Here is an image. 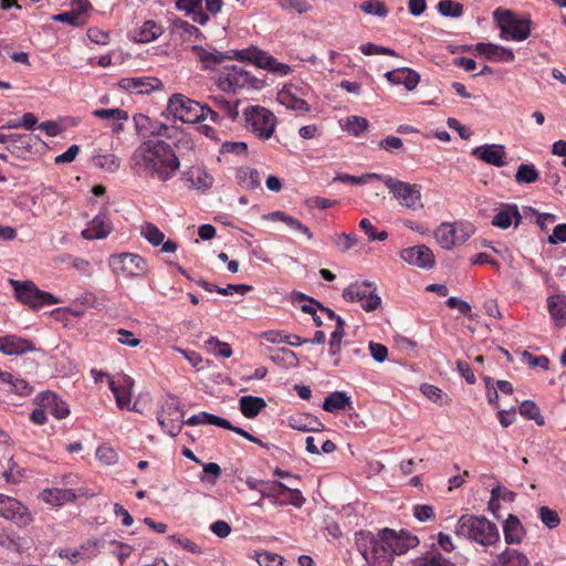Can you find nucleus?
<instances>
[{"label":"nucleus","mask_w":566,"mask_h":566,"mask_svg":"<svg viewBox=\"0 0 566 566\" xmlns=\"http://www.w3.org/2000/svg\"><path fill=\"white\" fill-rule=\"evenodd\" d=\"M140 234L154 247L161 244L165 239L164 232L150 222H145L140 227Z\"/></svg>","instance_id":"38"},{"label":"nucleus","mask_w":566,"mask_h":566,"mask_svg":"<svg viewBox=\"0 0 566 566\" xmlns=\"http://www.w3.org/2000/svg\"><path fill=\"white\" fill-rule=\"evenodd\" d=\"M0 516L11 520L20 526L32 521L28 509L18 500L0 493Z\"/></svg>","instance_id":"15"},{"label":"nucleus","mask_w":566,"mask_h":566,"mask_svg":"<svg viewBox=\"0 0 566 566\" xmlns=\"http://www.w3.org/2000/svg\"><path fill=\"white\" fill-rule=\"evenodd\" d=\"M261 493L266 494L268 500L272 504H291L293 506L301 507L305 502V499L297 489L287 488L282 482L262 484Z\"/></svg>","instance_id":"11"},{"label":"nucleus","mask_w":566,"mask_h":566,"mask_svg":"<svg viewBox=\"0 0 566 566\" xmlns=\"http://www.w3.org/2000/svg\"><path fill=\"white\" fill-rule=\"evenodd\" d=\"M382 177H384V175H379V174H366L363 176H352V175L344 174V175L337 176L335 178V180H339L342 182H350L354 185H363V184H366L370 179L382 180Z\"/></svg>","instance_id":"52"},{"label":"nucleus","mask_w":566,"mask_h":566,"mask_svg":"<svg viewBox=\"0 0 566 566\" xmlns=\"http://www.w3.org/2000/svg\"><path fill=\"white\" fill-rule=\"evenodd\" d=\"M541 521L551 530L556 528L560 524V518L555 510L542 506L538 511Z\"/></svg>","instance_id":"51"},{"label":"nucleus","mask_w":566,"mask_h":566,"mask_svg":"<svg viewBox=\"0 0 566 566\" xmlns=\"http://www.w3.org/2000/svg\"><path fill=\"white\" fill-rule=\"evenodd\" d=\"M289 426L297 431H319L324 427L321 420L311 413H297L287 418Z\"/></svg>","instance_id":"26"},{"label":"nucleus","mask_w":566,"mask_h":566,"mask_svg":"<svg viewBox=\"0 0 566 566\" xmlns=\"http://www.w3.org/2000/svg\"><path fill=\"white\" fill-rule=\"evenodd\" d=\"M174 29L180 31V35L184 39H190L191 36L199 39L202 35L201 31L197 27L181 19H176L174 21Z\"/></svg>","instance_id":"48"},{"label":"nucleus","mask_w":566,"mask_h":566,"mask_svg":"<svg viewBox=\"0 0 566 566\" xmlns=\"http://www.w3.org/2000/svg\"><path fill=\"white\" fill-rule=\"evenodd\" d=\"M192 51L197 54L205 70H214L219 64L234 59L239 60L241 63L248 61V49L241 51L232 50L222 53L216 49L208 51L200 45H193Z\"/></svg>","instance_id":"12"},{"label":"nucleus","mask_w":566,"mask_h":566,"mask_svg":"<svg viewBox=\"0 0 566 566\" xmlns=\"http://www.w3.org/2000/svg\"><path fill=\"white\" fill-rule=\"evenodd\" d=\"M220 153L222 155H245L248 153V144L244 142H226L221 145Z\"/></svg>","instance_id":"56"},{"label":"nucleus","mask_w":566,"mask_h":566,"mask_svg":"<svg viewBox=\"0 0 566 566\" xmlns=\"http://www.w3.org/2000/svg\"><path fill=\"white\" fill-rule=\"evenodd\" d=\"M35 402L56 419H63L70 413L67 403L55 392L50 390L39 394L35 398Z\"/></svg>","instance_id":"19"},{"label":"nucleus","mask_w":566,"mask_h":566,"mask_svg":"<svg viewBox=\"0 0 566 566\" xmlns=\"http://www.w3.org/2000/svg\"><path fill=\"white\" fill-rule=\"evenodd\" d=\"M547 310L555 326L566 325V295L555 294L547 298Z\"/></svg>","instance_id":"27"},{"label":"nucleus","mask_w":566,"mask_h":566,"mask_svg":"<svg viewBox=\"0 0 566 566\" xmlns=\"http://www.w3.org/2000/svg\"><path fill=\"white\" fill-rule=\"evenodd\" d=\"M360 9L366 14H373L380 18H384L388 14V10L384 2L379 0H369L361 3Z\"/></svg>","instance_id":"49"},{"label":"nucleus","mask_w":566,"mask_h":566,"mask_svg":"<svg viewBox=\"0 0 566 566\" xmlns=\"http://www.w3.org/2000/svg\"><path fill=\"white\" fill-rule=\"evenodd\" d=\"M513 219L515 227H517L522 216L516 205L509 206L506 209L499 211L492 220V226L507 229L513 223Z\"/></svg>","instance_id":"32"},{"label":"nucleus","mask_w":566,"mask_h":566,"mask_svg":"<svg viewBox=\"0 0 566 566\" xmlns=\"http://www.w3.org/2000/svg\"><path fill=\"white\" fill-rule=\"evenodd\" d=\"M163 33L161 25L157 24L153 20L146 21L139 30L138 41L146 43L156 40Z\"/></svg>","instance_id":"37"},{"label":"nucleus","mask_w":566,"mask_h":566,"mask_svg":"<svg viewBox=\"0 0 566 566\" xmlns=\"http://www.w3.org/2000/svg\"><path fill=\"white\" fill-rule=\"evenodd\" d=\"M455 534L474 541L483 546L495 544L500 539L496 525L483 516L462 515L455 526Z\"/></svg>","instance_id":"3"},{"label":"nucleus","mask_w":566,"mask_h":566,"mask_svg":"<svg viewBox=\"0 0 566 566\" xmlns=\"http://www.w3.org/2000/svg\"><path fill=\"white\" fill-rule=\"evenodd\" d=\"M438 11L443 17L459 18L463 13V7L453 0H441L438 3Z\"/></svg>","instance_id":"43"},{"label":"nucleus","mask_w":566,"mask_h":566,"mask_svg":"<svg viewBox=\"0 0 566 566\" xmlns=\"http://www.w3.org/2000/svg\"><path fill=\"white\" fill-rule=\"evenodd\" d=\"M161 85L156 77H127L119 82V86L124 90L138 94H148Z\"/></svg>","instance_id":"24"},{"label":"nucleus","mask_w":566,"mask_h":566,"mask_svg":"<svg viewBox=\"0 0 566 566\" xmlns=\"http://www.w3.org/2000/svg\"><path fill=\"white\" fill-rule=\"evenodd\" d=\"M130 166L139 176L146 175L167 181L175 176L180 163L168 143L147 140L134 151Z\"/></svg>","instance_id":"2"},{"label":"nucleus","mask_w":566,"mask_h":566,"mask_svg":"<svg viewBox=\"0 0 566 566\" xmlns=\"http://www.w3.org/2000/svg\"><path fill=\"white\" fill-rule=\"evenodd\" d=\"M96 458L104 465H114L118 461L117 452L106 444H102L96 449Z\"/></svg>","instance_id":"46"},{"label":"nucleus","mask_w":566,"mask_h":566,"mask_svg":"<svg viewBox=\"0 0 566 566\" xmlns=\"http://www.w3.org/2000/svg\"><path fill=\"white\" fill-rule=\"evenodd\" d=\"M112 223L106 212L98 213L82 231V237L87 240L104 239L112 232Z\"/></svg>","instance_id":"22"},{"label":"nucleus","mask_w":566,"mask_h":566,"mask_svg":"<svg viewBox=\"0 0 566 566\" xmlns=\"http://www.w3.org/2000/svg\"><path fill=\"white\" fill-rule=\"evenodd\" d=\"M271 359L277 364H283L286 367H295L298 363L296 354L285 347L275 349L271 354Z\"/></svg>","instance_id":"41"},{"label":"nucleus","mask_w":566,"mask_h":566,"mask_svg":"<svg viewBox=\"0 0 566 566\" xmlns=\"http://www.w3.org/2000/svg\"><path fill=\"white\" fill-rule=\"evenodd\" d=\"M357 237L354 233H340L334 238V243L339 248L342 252L350 250L357 244Z\"/></svg>","instance_id":"54"},{"label":"nucleus","mask_w":566,"mask_h":566,"mask_svg":"<svg viewBox=\"0 0 566 566\" xmlns=\"http://www.w3.org/2000/svg\"><path fill=\"white\" fill-rule=\"evenodd\" d=\"M254 558L260 566H282L284 558L271 552H255Z\"/></svg>","instance_id":"45"},{"label":"nucleus","mask_w":566,"mask_h":566,"mask_svg":"<svg viewBox=\"0 0 566 566\" xmlns=\"http://www.w3.org/2000/svg\"><path fill=\"white\" fill-rule=\"evenodd\" d=\"M250 64L280 75H286L292 71L289 64L277 62L274 56L256 46H250Z\"/></svg>","instance_id":"16"},{"label":"nucleus","mask_w":566,"mask_h":566,"mask_svg":"<svg viewBox=\"0 0 566 566\" xmlns=\"http://www.w3.org/2000/svg\"><path fill=\"white\" fill-rule=\"evenodd\" d=\"M549 244L566 243V223L557 224L547 239Z\"/></svg>","instance_id":"64"},{"label":"nucleus","mask_w":566,"mask_h":566,"mask_svg":"<svg viewBox=\"0 0 566 566\" xmlns=\"http://www.w3.org/2000/svg\"><path fill=\"white\" fill-rule=\"evenodd\" d=\"M368 127V120L360 116H349L346 119V129L349 134L358 136Z\"/></svg>","instance_id":"50"},{"label":"nucleus","mask_w":566,"mask_h":566,"mask_svg":"<svg viewBox=\"0 0 566 566\" xmlns=\"http://www.w3.org/2000/svg\"><path fill=\"white\" fill-rule=\"evenodd\" d=\"M22 471L23 470H21L18 467V464L13 461V459L11 458L9 460V468L3 473L6 481L8 483H13V484L18 483L23 475Z\"/></svg>","instance_id":"62"},{"label":"nucleus","mask_w":566,"mask_h":566,"mask_svg":"<svg viewBox=\"0 0 566 566\" xmlns=\"http://www.w3.org/2000/svg\"><path fill=\"white\" fill-rule=\"evenodd\" d=\"M476 51L479 54L494 62H512L515 57L511 49L502 48L492 43H478Z\"/></svg>","instance_id":"25"},{"label":"nucleus","mask_w":566,"mask_h":566,"mask_svg":"<svg viewBox=\"0 0 566 566\" xmlns=\"http://www.w3.org/2000/svg\"><path fill=\"white\" fill-rule=\"evenodd\" d=\"M167 112L182 123L195 124L202 120L201 104L184 94H172L170 96Z\"/></svg>","instance_id":"8"},{"label":"nucleus","mask_w":566,"mask_h":566,"mask_svg":"<svg viewBox=\"0 0 566 566\" xmlns=\"http://www.w3.org/2000/svg\"><path fill=\"white\" fill-rule=\"evenodd\" d=\"M473 232L472 224L442 223L436 230L434 237L442 249L451 250L455 245L463 244Z\"/></svg>","instance_id":"9"},{"label":"nucleus","mask_w":566,"mask_h":566,"mask_svg":"<svg viewBox=\"0 0 566 566\" xmlns=\"http://www.w3.org/2000/svg\"><path fill=\"white\" fill-rule=\"evenodd\" d=\"M250 126L255 136L260 139L266 140L272 137L275 130L276 116L265 107L251 106Z\"/></svg>","instance_id":"13"},{"label":"nucleus","mask_w":566,"mask_h":566,"mask_svg":"<svg viewBox=\"0 0 566 566\" xmlns=\"http://www.w3.org/2000/svg\"><path fill=\"white\" fill-rule=\"evenodd\" d=\"M92 161L95 167L108 172L117 171L120 165L119 159L113 154L94 156Z\"/></svg>","instance_id":"39"},{"label":"nucleus","mask_w":566,"mask_h":566,"mask_svg":"<svg viewBox=\"0 0 566 566\" xmlns=\"http://www.w3.org/2000/svg\"><path fill=\"white\" fill-rule=\"evenodd\" d=\"M8 391L14 392L20 396H28L32 387L29 385V382L24 379L17 378L12 375V381L8 382Z\"/></svg>","instance_id":"55"},{"label":"nucleus","mask_w":566,"mask_h":566,"mask_svg":"<svg viewBox=\"0 0 566 566\" xmlns=\"http://www.w3.org/2000/svg\"><path fill=\"white\" fill-rule=\"evenodd\" d=\"M539 174L534 165L522 164L515 174V181L518 184H533L537 181Z\"/></svg>","instance_id":"40"},{"label":"nucleus","mask_w":566,"mask_h":566,"mask_svg":"<svg viewBox=\"0 0 566 566\" xmlns=\"http://www.w3.org/2000/svg\"><path fill=\"white\" fill-rule=\"evenodd\" d=\"M108 386L115 396L117 406L120 409L127 408L129 410H136L135 405L130 407L132 394L128 389L117 386L114 379H109Z\"/></svg>","instance_id":"36"},{"label":"nucleus","mask_w":566,"mask_h":566,"mask_svg":"<svg viewBox=\"0 0 566 566\" xmlns=\"http://www.w3.org/2000/svg\"><path fill=\"white\" fill-rule=\"evenodd\" d=\"M360 52L364 55H375V54H385L396 56L397 53L389 48L376 45L374 43H366L360 46Z\"/></svg>","instance_id":"57"},{"label":"nucleus","mask_w":566,"mask_h":566,"mask_svg":"<svg viewBox=\"0 0 566 566\" xmlns=\"http://www.w3.org/2000/svg\"><path fill=\"white\" fill-rule=\"evenodd\" d=\"M43 500L52 505H61L73 501L75 493L69 489H46L42 493Z\"/></svg>","instance_id":"35"},{"label":"nucleus","mask_w":566,"mask_h":566,"mask_svg":"<svg viewBox=\"0 0 566 566\" xmlns=\"http://www.w3.org/2000/svg\"><path fill=\"white\" fill-rule=\"evenodd\" d=\"M95 117L106 119V120H126L128 119V114L126 111L122 108H101L95 109L93 112Z\"/></svg>","instance_id":"47"},{"label":"nucleus","mask_w":566,"mask_h":566,"mask_svg":"<svg viewBox=\"0 0 566 566\" xmlns=\"http://www.w3.org/2000/svg\"><path fill=\"white\" fill-rule=\"evenodd\" d=\"M14 287L15 297L23 304H27L32 310H38L43 305H51L60 303V300L50 292L40 290L31 281H15L10 280Z\"/></svg>","instance_id":"6"},{"label":"nucleus","mask_w":566,"mask_h":566,"mask_svg":"<svg viewBox=\"0 0 566 566\" xmlns=\"http://www.w3.org/2000/svg\"><path fill=\"white\" fill-rule=\"evenodd\" d=\"M158 423L170 437H176L181 430V419H158Z\"/></svg>","instance_id":"60"},{"label":"nucleus","mask_w":566,"mask_h":566,"mask_svg":"<svg viewBox=\"0 0 566 566\" xmlns=\"http://www.w3.org/2000/svg\"><path fill=\"white\" fill-rule=\"evenodd\" d=\"M381 181H384L385 186L402 207L411 210L423 208L421 192L417 185L405 182L390 176H384Z\"/></svg>","instance_id":"7"},{"label":"nucleus","mask_w":566,"mask_h":566,"mask_svg":"<svg viewBox=\"0 0 566 566\" xmlns=\"http://www.w3.org/2000/svg\"><path fill=\"white\" fill-rule=\"evenodd\" d=\"M522 356L531 367L538 366L545 370L549 368V359L546 356H534L527 350H524L522 353Z\"/></svg>","instance_id":"59"},{"label":"nucleus","mask_w":566,"mask_h":566,"mask_svg":"<svg viewBox=\"0 0 566 566\" xmlns=\"http://www.w3.org/2000/svg\"><path fill=\"white\" fill-rule=\"evenodd\" d=\"M413 515L420 522L431 521L436 517L434 510L431 505H416L413 507Z\"/></svg>","instance_id":"61"},{"label":"nucleus","mask_w":566,"mask_h":566,"mask_svg":"<svg viewBox=\"0 0 566 566\" xmlns=\"http://www.w3.org/2000/svg\"><path fill=\"white\" fill-rule=\"evenodd\" d=\"M201 2L202 0H177L176 7L186 11L193 22L203 25L209 20V15L202 11Z\"/></svg>","instance_id":"30"},{"label":"nucleus","mask_w":566,"mask_h":566,"mask_svg":"<svg viewBox=\"0 0 566 566\" xmlns=\"http://www.w3.org/2000/svg\"><path fill=\"white\" fill-rule=\"evenodd\" d=\"M400 256L405 262L421 269H431L436 263L433 252L426 245L402 249Z\"/></svg>","instance_id":"18"},{"label":"nucleus","mask_w":566,"mask_h":566,"mask_svg":"<svg viewBox=\"0 0 566 566\" xmlns=\"http://www.w3.org/2000/svg\"><path fill=\"white\" fill-rule=\"evenodd\" d=\"M41 142L40 137L32 134H9L7 150L17 158H27L33 154V148Z\"/></svg>","instance_id":"17"},{"label":"nucleus","mask_w":566,"mask_h":566,"mask_svg":"<svg viewBox=\"0 0 566 566\" xmlns=\"http://www.w3.org/2000/svg\"><path fill=\"white\" fill-rule=\"evenodd\" d=\"M388 82L395 85L402 84L406 90L413 91L420 82V75L409 67H399L385 74Z\"/></svg>","instance_id":"23"},{"label":"nucleus","mask_w":566,"mask_h":566,"mask_svg":"<svg viewBox=\"0 0 566 566\" xmlns=\"http://www.w3.org/2000/svg\"><path fill=\"white\" fill-rule=\"evenodd\" d=\"M418 566H455V564L446 558L441 553H434L420 559Z\"/></svg>","instance_id":"53"},{"label":"nucleus","mask_w":566,"mask_h":566,"mask_svg":"<svg viewBox=\"0 0 566 566\" xmlns=\"http://www.w3.org/2000/svg\"><path fill=\"white\" fill-rule=\"evenodd\" d=\"M217 84L223 92L237 93L248 84V71L244 65L226 64Z\"/></svg>","instance_id":"14"},{"label":"nucleus","mask_w":566,"mask_h":566,"mask_svg":"<svg viewBox=\"0 0 566 566\" xmlns=\"http://www.w3.org/2000/svg\"><path fill=\"white\" fill-rule=\"evenodd\" d=\"M346 408L352 409V400L345 391L332 392L325 398L323 403V409L327 412H337Z\"/></svg>","instance_id":"34"},{"label":"nucleus","mask_w":566,"mask_h":566,"mask_svg":"<svg viewBox=\"0 0 566 566\" xmlns=\"http://www.w3.org/2000/svg\"><path fill=\"white\" fill-rule=\"evenodd\" d=\"M342 296L346 302H358L366 312H373L381 305L377 286L371 281L352 283L343 291Z\"/></svg>","instance_id":"5"},{"label":"nucleus","mask_w":566,"mask_h":566,"mask_svg":"<svg viewBox=\"0 0 566 566\" xmlns=\"http://www.w3.org/2000/svg\"><path fill=\"white\" fill-rule=\"evenodd\" d=\"M520 413L527 419L534 420L538 426H543L545 422L538 406L531 400H525L521 403Z\"/></svg>","instance_id":"42"},{"label":"nucleus","mask_w":566,"mask_h":566,"mask_svg":"<svg viewBox=\"0 0 566 566\" xmlns=\"http://www.w3.org/2000/svg\"><path fill=\"white\" fill-rule=\"evenodd\" d=\"M419 544L417 536L406 531L396 532L385 527L377 533H355V545L365 560V566H394L396 556L406 554Z\"/></svg>","instance_id":"1"},{"label":"nucleus","mask_w":566,"mask_h":566,"mask_svg":"<svg viewBox=\"0 0 566 566\" xmlns=\"http://www.w3.org/2000/svg\"><path fill=\"white\" fill-rule=\"evenodd\" d=\"M471 154L483 163L495 167H503L506 165V151L503 145L485 144L474 148Z\"/></svg>","instance_id":"20"},{"label":"nucleus","mask_w":566,"mask_h":566,"mask_svg":"<svg viewBox=\"0 0 566 566\" xmlns=\"http://www.w3.org/2000/svg\"><path fill=\"white\" fill-rule=\"evenodd\" d=\"M493 17L501 30L503 40L524 41L531 34V19H517L511 10L496 9Z\"/></svg>","instance_id":"4"},{"label":"nucleus","mask_w":566,"mask_h":566,"mask_svg":"<svg viewBox=\"0 0 566 566\" xmlns=\"http://www.w3.org/2000/svg\"><path fill=\"white\" fill-rule=\"evenodd\" d=\"M213 103L216 107L223 111L224 114L231 118H235L238 116V105L240 101H237L234 105L230 102L226 101L223 97H214Z\"/></svg>","instance_id":"58"},{"label":"nucleus","mask_w":566,"mask_h":566,"mask_svg":"<svg viewBox=\"0 0 566 566\" xmlns=\"http://www.w3.org/2000/svg\"><path fill=\"white\" fill-rule=\"evenodd\" d=\"M109 265L114 273L129 277L143 276L148 271L147 261L139 254L129 252L111 255Z\"/></svg>","instance_id":"10"},{"label":"nucleus","mask_w":566,"mask_h":566,"mask_svg":"<svg viewBox=\"0 0 566 566\" xmlns=\"http://www.w3.org/2000/svg\"><path fill=\"white\" fill-rule=\"evenodd\" d=\"M380 149L394 153L403 146L402 139L396 136H387L378 143Z\"/></svg>","instance_id":"63"},{"label":"nucleus","mask_w":566,"mask_h":566,"mask_svg":"<svg viewBox=\"0 0 566 566\" xmlns=\"http://www.w3.org/2000/svg\"><path fill=\"white\" fill-rule=\"evenodd\" d=\"M206 348L208 352L213 353L216 356L223 358H228L232 354L230 345L220 342L217 337H210L208 340H206Z\"/></svg>","instance_id":"44"},{"label":"nucleus","mask_w":566,"mask_h":566,"mask_svg":"<svg viewBox=\"0 0 566 566\" xmlns=\"http://www.w3.org/2000/svg\"><path fill=\"white\" fill-rule=\"evenodd\" d=\"M530 560L527 556L517 549L506 548L497 555L493 566H528Z\"/></svg>","instance_id":"33"},{"label":"nucleus","mask_w":566,"mask_h":566,"mask_svg":"<svg viewBox=\"0 0 566 566\" xmlns=\"http://www.w3.org/2000/svg\"><path fill=\"white\" fill-rule=\"evenodd\" d=\"M504 539L507 544H520L525 534L520 520L510 514L503 525Z\"/></svg>","instance_id":"31"},{"label":"nucleus","mask_w":566,"mask_h":566,"mask_svg":"<svg viewBox=\"0 0 566 566\" xmlns=\"http://www.w3.org/2000/svg\"><path fill=\"white\" fill-rule=\"evenodd\" d=\"M35 347L32 342L17 335H7L0 337V352L4 355H22L29 352H34Z\"/></svg>","instance_id":"21"},{"label":"nucleus","mask_w":566,"mask_h":566,"mask_svg":"<svg viewBox=\"0 0 566 566\" xmlns=\"http://www.w3.org/2000/svg\"><path fill=\"white\" fill-rule=\"evenodd\" d=\"M277 101L280 104L292 111L307 113L311 109L308 103L305 99L297 97L292 87L281 90L277 93Z\"/></svg>","instance_id":"28"},{"label":"nucleus","mask_w":566,"mask_h":566,"mask_svg":"<svg viewBox=\"0 0 566 566\" xmlns=\"http://www.w3.org/2000/svg\"><path fill=\"white\" fill-rule=\"evenodd\" d=\"M44 212L51 218L60 217L64 213L66 198L60 193L50 191L45 192L42 197Z\"/></svg>","instance_id":"29"}]
</instances>
